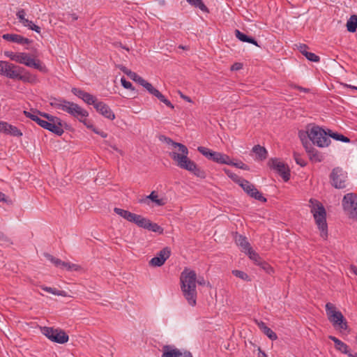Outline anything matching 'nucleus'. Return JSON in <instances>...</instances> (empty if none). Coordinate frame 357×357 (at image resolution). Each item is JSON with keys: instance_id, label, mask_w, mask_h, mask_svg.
I'll return each mask as SVG.
<instances>
[{"instance_id": "nucleus-58", "label": "nucleus", "mask_w": 357, "mask_h": 357, "mask_svg": "<svg viewBox=\"0 0 357 357\" xmlns=\"http://www.w3.org/2000/svg\"><path fill=\"white\" fill-rule=\"evenodd\" d=\"M257 325L259 326V328L264 332L265 331V329H266L268 328V326L266 325V324L263 321H255Z\"/></svg>"}, {"instance_id": "nucleus-34", "label": "nucleus", "mask_w": 357, "mask_h": 357, "mask_svg": "<svg viewBox=\"0 0 357 357\" xmlns=\"http://www.w3.org/2000/svg\"><path fill=\"white\" fill-rule=\"evenodd\" d=\"M192 6L199 8L202 11L208 13V9L203 3L202 0H186Z\"/></svg>"}, {"instance_id": "nucleus-60", "label": "nucleus", "mask_w": 357, "mask_h": 357, "mask_svg": "<svg viewBox=\"0 0 357 357\" xmlns=\"http://www.w3.org/2000/svg\"><path fill=\"white\" fill-rule=\"evenodd\" d=\"M298 49L303 55H305V52H308L307 51V47L305 45H300Z\"/></svg>"}, {"instance_id": "nucleus-54", "label": "nucleus", "mask_w": 357, "mask_h": 357, "mask_svg": "<svg viewBox=\"0 0 357 357\" xmlns=\"http://www.w3.org/2000/svg\"><path fill=\"white\" fill-rule=\"evenodd\" d=\"M294 159L296 160V162L301 165V167H304L306 165V162L304 160H303L300 155L297 153H294Z\"/></svg>"}, {"instance_id": "nucleus-53", "label": "nucleus", "mask_w": 357, "mask_h": 357, "mask_svg": "<svg viewBox=\"0 0 357 357\" xmlns=\"http://www.w3.org/2000/svg\"><path fill=\"white\" fill-rule=\"evenodd\" d=\"M122 86L127 89H133L131 82L127 81L124 77L121 79Z\"/></svg>"}, {"instance_id": "nucleus-10", "label": "nucleus", "mask_w": 357, "mask_h": 357, "mask_svg": "<svg viewBox=\"0 0 357 357\" xmlns=\"http://www.w3.org/2000/svg\"><path fill=\"white\" fill-rule=\"evenodd\" d=\"M342 206L350 218L357 219V195L356 194L345 195L342 199Z\"/></svg>"}, {"instance_id": "nucleus-27", "label": "nucleus", "mask_w": 357, "mask_h": 357, "mask_svg": "<svg viewBox=\"0 0 357 357\" xmlns=\"http://www.w3.org/2000/svg\"><path fill=\"white\" fill-rule=\"evenodd\" d=\"M329 339L335 343V347L337 351L344 354H349V347L344 342L332 335L329 336Z\"/></svg>"}, {"instance_id": "nucleus-21", "label": "nucleus", "mask_w": 357, "mask_h": 357, "mask_svg": "<svg viewBox=\"0 0 357 357\" xmlns=\"http://www.w3.org/2000/svg\"><path fill=\"white\" fill-rule=\"evenodd\" d=\"M2 38L7 41L13 42L22 45H28L31 43V40L29 38H24L22 36L16 33H5L2 36Z\"/></svg>"}, {"instance_id": "nucleus-33", "label": "nucleus", "mask_w": 357, "mask_h": 357, "mask_svg": "<svg viewBox=\"0 0 357 357\" xmlns=\"http://www.w3.org/2000/svg\"><path fill=\"white\" fill-rule=\"evenodd\" d=\"M6 135H9L13 137H21L22 135V132L16 126L8 123Z\"/></svg>"}, {"instance_id": "nucleus-12", "label": "nucleus", "mask_w": 357, "mask_h": 357, "mask_svg": "<svg viewBox=\"0 0 357 357\" xmlns=\"http://www.w3.org/2000/svg\"><path fill=\"white\" fill-rule=\"evenodd\" d=\"M138 227L152 231L154 232L162 233V228L156 223L152 222L150 220L140 215L134 213L132 222Z\"/></svg>"}, {"instance_id": "nucleus-64", "label": "nucleus", "mask_w": 357, "mask_h": 357, "mask_svg": "<svg viewBox=\"0 0 357 357\" xmlns=\"http://www.w3.org/2000/svg\"><path fill=\"white\" fill-rule=\"evenodd\" d=\"M259 357H267L266 353L261 350V349H259Z\"/></svg>"}, {"instance_id": "nucleus-17", "label": "nucleus", "mask_w": 357, "mask_h": 357, "mask_svg": "<svg viewBox=\"0 0 357 357\" xmlns=\"http://www.w3.org/2000/svg\"><path fill=\"white\" fill-rule=\"evenodd\" d=\"M162 357H192L191 353L188 351H181L169 345L163 347Z\"/></svg>"}, {"instance_id": "nucleus-16", "label": "nucleus", "mask_w": 357, "mask_h": 357, "mask_svg": "<svg viewBox=\"0 0 357 357\" xmlns=\"http://www.w3.org/2000/svg\"><path fill=\"white\" fill-rule=\"evenodd\" d=\"M170 254V249L167 247L164 248L156 255L155 257H153L150 260L149 265L153 267L162 266L165 261L169 257Z\"/></svg>"}, {"instance_id": "nucleus-62", "label": "nucleus", "mask_w": 357, "mask_h": 357, "mask_svg": "<svg viewBox=\"0 0 357 357\" xmlns=\"http://www.w3.org/2000/svg\"><path fill=\"white\" fill-rule=\"evenodd\" d=\"M240 68H241V64L238 63H234L231 68L232 70H239Z\"/></svg>"}, {"instance_id": "nucleus-22", "label": "nucleus", "mask_w": 357, "mask_h": 357, "mask_svg": "<svg viewBox=\"0 0 357 357\" xmlns=\"http://www.w3.org/2000/svg\"><path fill=\"white\" fill-rule=\"evenodd\" d=\"M18 80H21L24 82H29L31 84L36 83L38 82V78L36 75L31 74L30 73L26 71L23 68L21 67V70H20L18 73V76L17 79Z\"/></svg>"}, {"instance_id": "nucleus-18", "label": "nucleus", "mask_w": 357, "mask_h": 357, "mask_svg": "<svg viewBox=\"0 0 357 357\" xmlns=\"http://www.w3.org/2000/svg\"><path fill=\"white\" fill-rule=\"evenodd\" d=\"M17 18L19 22L25 27H28L29 29L34 31L37 33L40 32V28L36 25L31 20H29L26 16V13L24 9H20L16 13Z\"/></svg>"}, {"instance_id": "nucleus-7", "label": "nucleus", "mask_w": 357, "mask_h": 357, "mask_svg": "<svg viewBox=\"0 0 357 357\" xmlns=\"http://www.w3.org/2000/svg\"><path fill=\"white\" fill-rule=\"evenodd\" d=\"M15 62L24 64L27 67L38 70L42 73H47V69L43 62L36 58H32L28 53L17 52Z\"/></svg>"}, {"instance_id": "nucleus-52", "label": "nucleus", "mask_w": 357, "mask_h": 357, "mask_svg": "<svg viewBox=\"0 0 357 357\" xmlns=\"http://www.w3.org/2000/svg\"><path fill=\"white\" fill-rule=\"evenodd\" d=\"M114 211L117 215H119L121 217H122L123 218H125L126 215H127V213L128 212V211H127V210H124V209L119 208H114Z\"/></svg>"}, {"instance_id": "nucleus-37", "label": "nucleus", "mask_w": 357, "mask_h": 357, "mask_svg": "<svg viewBox=\"0 0 357 357\" xmlns=\"http://www.w3.org/2000/svg\"><path fill=\"white\" fill-rule=\"evenodd\" d=\"M83 101H84L88 105H92L93 107L96 105L97 102L98 101V99L93 95L86 92L82 99Z\"/></svg>"}, {"instance_id": "nucleus-28", "label": "nucleus", "mask_w": 357, "mask_h": 357, "mask_svg": "<svg viewBox=\"0 0 357 357\" xmlns=\"http://www.w3.org/2000/svg\"><path fill=\"white\" fill-rule=\"evenodd\" d=\"M252 151L256 154L257 159L264 160L267 158L268 152L266 149L260 145H255L252 148Z\"/></svg>"}, {"instance_id": "nucleus-2", "label": "nucleus", "mask_w": 357, "mask_h": 357, "mask_svg": "<svg viewBox=\"0 0 357 357\" xmlns=\"http://www.w3.org/2000/svg\"><path fill=\"white\" fill-rule=\"evenodd\" d=\"M181 288L183 295L188 303L191 306H195L197 304V275L194 271L188 268L184 269L181 273Z\"/></svg>"}, {"instance_id": "nucleus-15", "label": "nucleus", "mask_w": 357, "mask_h": 357, "mask_svg": "<svg viewBox=\"0 0 357 357\" xmlns=\"http://www.w3.org/2000/svg\"><path fill=\"white\" fill-rule=\"evenodd\" d=\"M65 112L76 118L77 120L79 118H86L89 116V112L85 109L82 108L77 103L70 101L68 102Z\"/></svg>"}, {"instance_id": "nucleus-42", "label": "nucleus", "mask_w": 357, "mask_h": 357, "mask_svg": "<svg viewBox=\"0 0 357 357\" xmlns=\"http://www.w3.org/2000/svg\"><path fill=\"white\" fill-rule=\"evenodd\" d=\"M232 274L234 275H235L236 277H237L244 281H250L251 280L249 275L246 273H245L242 271L234 270V271H232Z\"/></svg>"}, {"instance_id": "nucleus-45", "label": "nucleus", "mask_w": 357, "mask_h": 357, "mask_svg": "<svg viewBox=\"0 0 357 357\" xmlns=\"http://www.w3.org/2000/svg\"><path fill=\"white\" fill-rule=\"evenodd\" d=\"M45 257L47 258V259L50 261L56 266L61 268L63 261H61L59 259L55 258L54 257H53L52 255H51L48 253H45Z\"/></svg>"}, {"instance_id": "nucleus-56", "label": "nucleus", "mask_w": 357, "mask_h": 357, "mask_svg": "<svg viewBox=\"0 0 357 357\" xmlns=\"http://www.w3.org/2000/svg\"><path fill=\"white\" fill-rule=\"evenodd\" d=\"M132 80L137 82L138 84H139L142 86H143L147 82L144 79H143L142 77L139 76L137 73H136V77H135V79H132Z\"/></svg>"}, {"instance_id": "nucleus-35", "label": "nucleus", "mask_w": 357, "mask_h": 357, "mask_svg": "<svg viewBox=\"0 0 357 357\" xmlns=\"http://www.w3.org/2000/svg\"><path fill=\"white\" fill-rule=\"evenodd\" d=\"M245 254L252 261L255 262L256 265H259V264H260L263 260L258 255V253H257L252 248L249 250V251H248Z\"/></svg>"}, {"instance_id": "nucleus-41", "label": "nucleus", "mask_w": 357, "mask_h": 357, "mask_svg": "<svg viewBox=\"0 0 357 357\" xmlns=\"http://www.w3.org/2000/svg\"><path fill=\"white\" fill-rule=\"evenodd\" d=\"M244 190L245 192L250 193V190H252L254 185L251 183L250 181L243 178L241 183L238 184Z\"/></svg>"}, {"instance_id": "nucleus-8", "label": "nucleus", "mask_w": 357, "mask_h": 357, "mask_svg": "<svg viewBox=\"0 0 357 357\" xmlns=\"http://www.w3.org/2000/svg\"><path fill=\"white\" fill-rule=\"evenodd\" d=\"M41 333L51 341L59 344H64L69 340L68 335L59 328L45 326L41 328Z\"/></svg>"}, {"instance_id": "nucleus-50", "label": "nucleus", "mask_w": 357, "mask_h": 357, "mask_svg": "<svg viewBox=\"0 0 357 357\" xmlns=\"http://www.w3.org/2000/svg\"><path fill=\"white\" fill-rule=\"evenodd\" d=\"M78 121L82 123L86 127L93 130V128L95 127L93 126L92 123L86 119V118H79Z\"/></svg>"}, {"instance_id": "nucleus-11", "label": "nucleus", "mask_w": 357, "mask_h": 357, "mask_svg": "<svg viewBox=\"0 0 357 357\" xmlns=\"http://www.w3.org/2000/svg\"><path fill=\"white\" fill-rule=\"evenodd\" d=\"M138 227L152 231L154 232L162 233V228L156 223L152 222L150 220L140 215L134 213L132 222Z\"/></svg>"}, {"instance_id": "nucleus-26", "label": "nucleus", "mask_w": 357, "mask_h": 357, "mask_svg": "<svg viewBox=\"0 0 357 357\" xmlns=\"http://www.w3.org/2000/svg\"><path fill=\"white\" fill-rule=\"evenodd\" d=\"M39 113H41L40 112L38 111H24V114L27 117L37 123L40 127H43V124L45 123V119H42L41 116Z\"/></svg>"}, {"instance_id": "nucleus-19", "label": "nucleus", "mask_w": 357, "mask_h": 357, "mask_svg": "<svg viewBox=\"0 0 357 357\" xmlns=\"http://www.w3.org/2000/svg\"><path fill=\"white\" fill-rule=\"evenodd\" d=\"M142 86H144L149 93L158 98L167 107H170L171 109L174 108L172 103L169 100H167L158 89H155L151 83L146 82Z\"/></svg>"}, {"instance_id": "nucleus-51", "label": "nucleus", "mask_w": 357, "mask_h": 357, "mask_svg": "<svg viewBox=\"0 0 357 357\" xmlns=\"http://www.w3.org/2000/svg\"><path fill=\"white\" fill-rule=\"evenodd\" d=\"M71 91L75 96H77L81 99H82L84 93H86L85 91L77 88H73Z\"/></svg>"}, {"instance_id": "nucleus-3", "label": "nucleus", "mask_w": 357, "mask_h": 357, "mask_svg": "<svg viewBox=\"0 0 357 357\" xmlns=\"http://www.w3.org/2000/svg\"><path fill=\"white\" fill-rule=\"evenodd\" d=\"M309 203L310 211L313 215L315 223L320 231V236L326 240L328 237L326 210L323 204L316 199H310Z\"/></svg>"}, {"instance_id": "nucleus-9", "label": "nucleus", "mask_w": 357, "mask_h": 357, "mask_svg": "<svg viewBox=\"0 0 357 357\" xmlns=\"http://www.w3.org/2000/svg\"><path fill=\"white\" fill-rule=\"evenodd\" d=\"M332 185L337 189H344L348 185L347 174L340 167L334 168L330 175Z\"/></svg>"}, {"instance_id": "nucleus-5", "label": "nucleus", "mask_w": 357, "mask_h": 357, "mask_svg": "<svg viewBox=\"0 0 357 357\" xmlns=\"http://www.w3.org/2000/svg\"><path fill=\"white\" fill-rule=\"evenodd\" d=\"M307 133L312 143L319 147L328 146L331 143V139L328 136V130L326 131L319 126H312L307 130Z\"/></svg>"}, {"instance_id": "nucleus-40", "label": "nucleus", "mask_w": 357, "mask_h": 357, "mask_svg": "<svg viewBox=\"0 0 357 357\" xmlns=\"http://www.w3.org/2000/svg\"><path fill=\"white\" fill-rule=\"evenodd\" d=\"M41 288L43 290L45 291L48 293H50L52 294H54V295L61 296H66V293L64 291H60L55 288H52V287H45V286H42Z\"/></svg>"}, {"instance_id": "nucleus-14", "label": "nucleus", "mask_w": 357, "mask_h": 357, "mask_svg": "<svg viewBox=\"0 0 357 357\" xmlns=\"http://www.w3.org/2000/svg\"><path fill=\"white\" fill-rule=\"evenodd\" d=\"M268 165L282 177L284 181H289L290 177L289 169L284 162L278 159L273 158L269 160Z\"/></svg>"}, {"instance_id": "nucleus-24", "label": "nucleus", "mask_w": 357, "mask_h": 357, "mask_svg": "<svg viewBox=\"0 0 357 357\" xmlns=\"http://www.w3.org/2000/svg\"><path fill=\"white\" fill-rule=\"evenodd\" d=\"M68 102V100L62 98H56L52 97L49 99V103L51 107L55 109L61 110L63 112H65Z\"/></svg>"}, {"instance_id": "nucleus-1", "label": "nucleus", "mask_w": 357, "mask_h": 357, "mask_svg": "<svg viewBox=\"0 0 357 357\" xmlns=\"http://www.w3.org/2000/svg\"><path fill=\"white\" fill-rule=\"evenodd\" d=\"M166 142L173 147L172 151L169 153V156L174 161L177 167L192 173L197 177L202 178L206 177L205 172L188 158L189 151L186 146L181 143L175 142L170 138H167Z\"/></svg>"}, {"instance_id": "nucleus-38", "label": "nucleus", "mask_w": 357, "mask_h": 357, "mask_svg": "<svg viewBox=\"0 0 357 357\" xmlns=\"http://www.w3.org/2000/svg\"><path fill=\"white\" fill-rule=\"evenodd\" d=\"M310 158L311 160L314 162H321L323 159V156L316 150L312 149L307 151Z\"/></svg>"}, {"instance_id": "nucleus-57", "label": "nucleus", "mask_w": 357, "mask_h": 357, "mask_svg": "<svg viewBox=\"0 0 357 357\" xmlns=\"http://www.w3.org/2000/svg\"><path fill=\"white\" fill-rule=\"evenodd\" d=\"M8 123L5 122V121H0V132H3V133L6 134V132L7 130Z\"/></svg>"}, {"instance_id": "nucleus-23", "label": "nucleus", "mask_w": 357, "mask_h": 357, "mask_svg": "<svg viewBox=\"0 0 357 357\" xmlns=\"http://www.w3.org/2000/svg\"><path fill=\"white\" fill-rule=\"evenodd\" d=\"M235 242L236 245L241 248V251L245 253L252 248L250 243L247 240V238L241 234H236L235 235Z\"/></svg>"}, {"instance_id": "nucleus-55", "label": "nucleus", "mask_w": 357, "mask_h": 357, "mask_svg": "<svg viewBox=\"0 0 357 357\" xmlns=\"http://www.w3.org/2000/svg\"><path fill=\"white\" fill-rule=\"evenodd\" d=\"M4 55L9 58L10 60L15 61L16 59L17 52H13L11 51H6L4 52Z\"/></svg>"}, {"instance_id": "nucleus-48", "label": "nucleus", "mask_w": 357, "mask_h": 357, "mask_svg": "<svg viewBox=\"0 0 357 357\" xmlns=\"http://www.w3.org/2000/svg\"><path fill=\"white\" fill-rule=\"evenodd\" d=\"M120 70L123 72L126 75H127L130 79H135L136 77V73L131 71L128 68L125 66H119Z\"/></svg>"}, {"instance_id": "nucleus-49", "label": "nucleus", "mask_w": 357, "mask_h": 357, "mask_svg": "<svg viewBox=\"0 0 357 357\" xmlns=\"http://www.w3.org/2000/svg\"><path fill=\"white\" fill-rule=\"evenodd\" d=\"M305 56L309 61L313 62H318L319 61V56L312 52H305Z\"/></svg>"}, {"instance_id": "nucleus-46", "label": "nucleus", "mask_w": 357, "mask_h": 357, "mask_svg": "<svg viewBox=\"0 0 357 357\" xmlns=\"http://www.w3.org/2000/svg\"><path fill=\"white\" fill-rule=\"evenodd\" d=\"M263 270H264L267 273L271 274L273 273V268L265 261L262 260L260 264L258 265Z\"/></svg>"}, {"instance_id": "nucleus-63", "label": "nucleus", "mask_w": 357, "mask_h": 357, "mask_svg": "<svg viewBox=\"0 0 357 357\" xmlns=\"http://www.w3.org/2000/svg\"><path fill=\"white\" fill-rule=\"evenodd\" d=\"M197 282L200 284V285H204L206 284V281L205 280L202 278H199Z\"/></svg>"}, {"instance_id": "nucleus-39", "label": "nucleus", "mask_w": 357, "mask_h": 357, "mask_svg": "<svg viewBox=\"0 0 357 357\" xmlns=\"http://www.w3.org/2000/svg\"><path fill=\"white\" fill-rule=\"evenodd\" d=\"M197 151L211 160H212V158L215 152L204 146H198Z\"/></svg>"}, {"instance_id": "nucleus-47", "label": "nucleus", "mask_w": 357, "mask_h": 357, "mask_svg": "<svg viewBox=\"0 0 357 357\" xmlns=\"http://www.w3.org/2000/svg\"><path fill=\"white\" fill-rule=\"evenodd\" d=\"M263 333L271 340H275L278 339L276 333L268 327L266 329H265V331Z\"/></svg>"}, {"instance_id": "nucleus-25", "label": "nucleus", "mask_w": 357, "mask_h": 357, "mask_svg": "<svg viewBox=\"0 0 357 357\" xmlns=\"http://www.w3.org/2000/svg\"><path fill=\"white\" fill-rule=\"evenodd\" d=\"M211 160L219 164H225L229 165H233V162L229 155L216 151L214 152Z\"/></svg>"}, {"instance_id": "nucleus-4", "label": "nucleus", "mask_w": 357, "mask_h": 357, "mask_svg": "<svg viewBox=\"0 0 357 357\" xmlns=\"http://www.w3.org/2000/svg\"><path fill=\"white\" fill-rule=\"evenodd\" d=\"M326 312L328 320L333 326L337 329L346 331L348 328L347 322L342 312L336 310V307L331 303L326 304Z\"/></svg>"}, {"instance_id": "nucleus-43", "label": "nucleus", "mask_w": 357, "mask_h": 357, "mask_svg": "<svg viewBox=\"0 0 357 357\" xmlns=\"http://www.w3.org/2000/svg\"><path fill=\"white\" fill-rule=\"evenodd\" d=\"M225 174L236 183L239 184L242 181L243 178L240 177L237 174L231 172L229 169H224Z\"/></svg>"}, {"instance_id": "nucleus-31", "label": "nucleus", "mask_w": 357, "mask_h": 357, "mask_svg": "<svg viewBox=\"0 0 357 357\" xmlns=\"http://www.w3.org/2000/svg\"><path fill=\"white\" fill-rule=\"evenodd\" d=\"M347 29L348 31L354 33L357 29V15H353L347 22Z\"/></svg>"}, {"instance_id": "nucleus-6", "label": "nucleus", "mask_w": 357, "mask_h": 357, "mask_svg": "<svg viewBox=\"0 0 357 357\" xmlns=\"http://www.w3.org/2000/svg\"><path fill=\"white\" fill-rule=\"evenodd\" d=\"M41 116L45 119L43 128L52 132V133L61 136L63 134V126L62 120L55 116L47 113H39Z\"/></svg>"}, {"instance_id": "nucleus-29", "label": "nucleus", "mask_w": 357, "mask_h": 357, "mask_svg": "<svg viewBox=\"0 0 357 357\" xmlns=\"http://www.w3.org/2000/svg\"><path fill=\"white\" fill-rule=\"evenodd\" d=\"M235 36L239 40L242 42L251 43L259 47L257 42L254 38L248 36L238 29L235 30Z\"/></svg>"}, {"instance_id": "nucleus-36", "label": "nucleus", "mask_w": 357, "mask_h": 357, "mask_svg": "<svg viewBox=\"0 0 357 357\" xmlns=\"http://www.w3.org/2000/svg\"><path fill=\"white\" fill-rule=\"evenodd\" d=\"M328 137H330L335 140L341 141L343 142H349L350 141L348 137H347L341 134L334 132L331 130H328Z\"/></svg>"}, {"instance_id": "nucleus-20", "label": "nucleus", "mask_w": 357, "mask_h": 357, "mask_svg": "<svg viewBox=\"0 0 357 357\" xmlns=\"http://www.w3.org/2000/svg\"><path fill=\"white\" fill-rule=\"evenodd\" d=\"M94 108L96 111L102 115L104 117L109 119L114 120L115 119V114L110 109V107L102 101H98Z\"/></svg>"}, {"instance_id": "nucleus-30", "label": "nucleus", "mask_w": 357, "mask_h": 357, "mask_svg": "<svg viewBox=\"0 0 357 357\" xmlns=\"http://www.w3.org/2000/svg\"><path fill=\"white\" fill-rule=\"evenodd\" d=\"M146 199H151L155 205L159 206H164L167 203L166 199L159 198L155 191H152L149 195L146 196Z\"/></svg>"}, {"instance_id": "nucleus-61", "label": "nucleus", "mask_w": 357, "mask_h": 357, "mask_svg": "<svg viewBox=\"0 0 357 357\" xmlns=\"http://www.w3.org/2000/svg\"><path fill=\"white\" fill-rule=\"evenodd\" d=\"M133 215H134V213H131V212H130V211H128V213H127V215H126V217H125V218H124V219L131 222H132V220Z\"/></svg>"}, {"instance_id": "nucleus-59", "label": "nucleus", "mask_w": 357, "mask_h": 357, "mask_svg": "<svg viewBox=\"0 0 357 357\" xmlns=\"http://www.w3.org/2000/svg\"><path fill=\"white\" fill-rule=\"evenodd\" d=\"M93 131L95 133H96V134H98V135H100V136H101L102 137H103V138H106V137H107V134L106 132H103V131H101V130H99L98 129H97V128H93Z\"/></svg>"}, {"instance_id": "nucleus-44", "label": "nucleus", "mask_w": 357, "mask_h": 357, "mask_svg": "<svg viewBox=\"0 0 357 357\" xmlns=\"http://www.w3.org/2000/svg\"><path fill=\"white\" fill-rule=\"evenodd\" d=\"M61 268H66L68 271H79L81 268V267L77 264L66 261L62 262Z\"/></svg>"}, {"instance_id": "nucleus-13", "label": "nucleus", "mask_w": 357, "mask_h": 357, "mask_svg": "<svg viewBox=\"0 0 357 357\" xmlns=\"http://www.w3.org/2000/svg\"><path fill=\"white\" fill-rule=\"evenodd\" d=\"M21 67L8 61H0V74L10 79H16Z\"/></svg>"}, {"instance_id": "nucleus-32", "label": "nucleus", "mask_w": 357, "mask_h": 357, "mask_svg": "<svg viewBox=\"0 0 357 357\" xmlns=\"http://www.w3.org/2000/svg\"><path fill=\"white\" fill-rule=\"evenodd\" d=\"M248 195L259 201V202H266L267 199L261 195V193L255 188V186L254 185L253 188H252L251 190H250V193H248Z\"/></svg>"}]
</instances>
